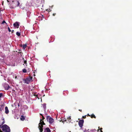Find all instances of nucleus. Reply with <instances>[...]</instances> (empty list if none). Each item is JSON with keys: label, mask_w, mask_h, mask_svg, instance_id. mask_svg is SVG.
I'll return each mask as SVG.
<instances>
[{"label": "nucleus", "mask_w": 132, "mask_h": 132, "mask_svg": "<svg viewBox=\"0 0 132 132\" xmlns=\"http://www.w3.org/2000/svg\"><path fill=\"white\" fill-rule=\"evenodd\" d=\"M14 2L13 1L12 2H13V3Z\"/></svg>", "instance_id": "44"}, {"label": "nucleus", "mask_w": 132, "mask_h": 132, "mask_svg": "<svg viewBox=\"0 0 132 132\" xmlns=\"http://www.w3.org/2000/svg\"><path fill=\"white\" fill-rule=\"evenodd\" d=\"M56 14V13H53V16H54Z\"/></svg>", "instance_id": "29"}, {"label": "nucleus", "mask_w": 132, "mask_h": 132, "mask_svg": "<svg viewBox=\"0 0 132 132\" xmlns=\"http://www.w3.org/2000/svg\"><path fill=\"white\" fill-rule=\"evenodd\" d=\"M64 120L65 121H66L67 120L66 119H65Z\"/></svg>", "instance_id": "40"}, {"label": "nucleus", "mask_w": 132, "mask_h": 132, "mask_svg": "<svg viewBox=\"0 0 132 132\" xmlns=\"http://www.w3.org/2000/svg\"><path fill=\"white\" fill-rule=\"evenodd\" d=\"M79 111H80V112H82V110H79Z\"/></svg>", "instance_id": "32"}, {"label": "nucleus", "mask_w": 132, "mask_h": 132, "mask_svg": "<svg viewBox=\"0 0 132 132\" xmlns=\"http://www.w3.org/2000/svg\"><path fill=\"white\" fill-rule=\"evenodd\" d=\"M5 112L6 114H8L9 113V110L7 107L6 106L5 107Z\"/></svg>", "instance_id": "10"}, {"label": "nucleus", "mask_w": 132, "mask_h": 132, "mask_svg": "<svg viewBox=\"0 0 132 132\" xmlns=\"http://www.w3.org/2000/svg\"><path fill=\"white\" fill-rule=\"evenodd\" d=\"M40 98L41 99V101H42V98H41V97H40Z\"/></svg>", "instance_id": "39"}, {"label": "nucleus", "mask_w": 132, "mask_h": 132, "mask_svg": "<svg viewBox=\"0 0 132 132\" xmlns=\"http://www.w3.org/2000/svg\"><path fill=\"white\" fill-rule=\"evenodd\" d=\"M8 30H9V31L10 32H11V31L10 29V28L9 27H8Z\"/></svg>", "instance_id": "25"}, {"label": "nucleus", "mask_w": 132, "mask_h": 132, "mask_svg": "<svg viewBox=\"0 0 132 132\" xmlns=\"http://www.w3.org/2000/svg\"><path fill=\"white\" fill-rule=\"evenodd\" d=\"M23 60H24V64H25V65L27 66V61L26 60H24V58H23Z\"/></svg>", "instance_id": "21"}, {"label": "nucleus", "mask_w": 132, "mask_h": 132, "mask_svg": "<svg viewBox=\"0 0 132 132\" xmlns=\"http://www.w3.org/2000/svg\"><path fill=\"white\" fill-rule=\"evenodd\" d=\"M13 4L12 3V5H10V7L11 8H14V7H16V5L15 6H13V4Z\"/></svg>", "instance_id": "15"}, {"label": "nucleus", "mask_w": 132, "mask_h": 132, "mask_svg": "<svg viewBox=\"0 0 132 132\" xmlns=\"http://www.w3.org/2000/svg\"><path fill=\"white\" fill-rule=\"evenodd\" d=\"M3 86L5 88V89L6 90H8L10 88V86L9 85L6 83H4L3 85Z\"/></svg>", "instance_id": "6"}, {"label": "nucleus", "mask_w": 132, "mask_h": 132, "mask_svg": "<svg viewBox=\"0 0 132 132\" xmlns=\"http://www.w3.org/2000/svg\"><path fill=\"white\" fill-rule=\"evenodd\" d=\"M20 119L21 120L23 121L25 119V118L22 115L21 116Z\"/></svg>", "instance_id": "12"}, {"label": "nucleus", "mask_w": 132, "mask_h": 132, "mask_svg": "<svg viewBox=\"0 0 132 132\" xmlns=\"http://www.w3.org/2000/svg\"><path fill=\"white\" fill-rule=\"evenodd\" d=\"M46 119L50 124L52 123L54 121V119L49 116H47Z\"/></svg>", "instance_id": "4"}, {"label": "nucleus", "mask_w": 132, "mask_h": 132, "mask_svg": "<svg viewBox=\"0 0 132 132\" xmlns=\"http://www.w3.org/2000/svg\"><path fill=\"white\" fill-rule=\"evenodd\" d=\"M7 2L8 3H9V1H8V0H7Z\"/></svg>", "instance_id": "37"}, {"label": "nucleus", "mask_w": 132, "mask_h": 132, "mask_svg": "<svg viewBox=\"0 0 132 132\" xmlns=\"http://www.w3.org/2000/svg\"><path fill=\"white\" fill-rule=\"evenodd\" d=\"M102 128H101L100 129V130L101 131V130H102Z\"/></svg>", "instance_id": "31"}, {"label": "nucleus", "mask_w": 132, "mask_h": 132, "mask_svg": "<svg viewBox=\"0 0 132 132\" xmlns=\"http://www.w3.org/2000/svg\"><path fill=\"white\" fill-rule=\"evenodd\" d=\"M46 11H47L48 12H50L51 11L50 10V9H47V10H46Z\"/></svg>", "instance_id": "28"}, {"label": "nucleus", "mask_w": 132, "mask_h": 132, "mask_svg": "<svg viewBox=\"0 0 132 132\" xmlns=\"http://www.w3.org/2000/svg\"><path fill=\"white\" fill-rule=\"evenodd\" d=\"M19 51H20V50H19Z\"/></svg>", "instance_id": "45"}, {"label": "nucleus", "mask_w": 132, "mask_h": 132, "mask_svg": "<svg viewBox=\"0 0 132 132\" xmlns=\"http://www.w3.org/2000/svg\"><path fill=\"white\" fill-rule=\"evenodd\" d=\"M2 131L4 132H10V129L9 127L7 125L5 124L3 126H1L0 127Z\"/></svg>", "instance_id": "1"}, {"label": "nucleus", "mask_w": 132, "mask_h": 132, "mask_svg": "<svg viewBox=\"0 0 132 132\" xmlns=\"http://www.w3.org/2000/svg\"><path fill=\"white\" fill-rule=\"evenodd\" d=\"M19 23L18 22H16L15 23H14L13 24L14 27L18 28L19 26Z\"/></svg>", "instance_id": "8"}, {"label": "nucleus", "mask_w": 132, "mask_h": 132, "mask_svg": "<svg viewBox=\"0 0 132 132\" xmlns=\"http://www.w3.org/2000/svg\"><path fill=\"white\" fill-rule=\"evenodd\" d=\"M0 132H3V131L0 129Z\"/></svg>", "instance_id": "33"}, {"label": "nucleus", "mask_w": 132, "mask_h": 132, "mask_svg": "<svg viewBox=\"0 0 132 132\" xmlns=\"http://www.w3.org/2000/svg\"><path fill=\"white\" fill-rule=\"evenodd\" d=\"M42 120H44V119H45V118L43 116H42Z\"/></svg>", "instance_id": "26"}, {"label": "nucleus", "mask_w": 132, "mask_h": 132, "mask_svg": "<svg viewBox=\"0 0 132 132\" xmlns=\"http://www.w3.org/2000/svg\"><path fill=\"white\" fill-rule=\"evenodd\" d=\"M32 77H31L30 76H29L28 77L26 78L25 79L23 80L25 83L28 84L30 82L32 81Z\"/></svg>", "instance_id": "3"}, {"label": "nucleus", "mask_w": 132, "mask_h": 132, "mask_svg": "<svg viewBox=\"0 0 132 132\" xmlns=\"http://www.w3.org/2000/svg\"><path fill=\"white\" fill-rule=\"evenodd\" d=\"M30 93V95L31 96H32V94H33V92L32 91V89H31L30 91L29 92Z\"/></svg>", "instance_id": "13"}, {"label": "nucleus", "mask_w": 132, "mask_h": 132, "mask_svg": "<svg viewBox=\"0 0 132 132\" xmlns=\"http://www.w3.org/2000/svg\"><path fill=\"white\" fill-rule=\"evenodd\" d=\"M4 23H5L6 24H7L5 22V21L4 20L2 22V24H3Z\"/></svg>", "instance_id": "23"}, {"label": "nucleus", "mask_w": 132, "mask_h": 132, "mask_svg": "<svg viewBox=\"0 0 132 132\" xmlns=\"http://www.w3.org/2000/svg\"><path fill=\"white\" fill-rule=\"evenodd\" d=\"M2 96H3L2 94V93H0V97L1 98Z\"/></svg>", "instance_id": "24"}, {"label": "nucleus", "mask_w": 132, "mask_h": 132, "mask_svg": "<svg viewBox=\"0 0 132 132\" xmlns=\"http://www.w3.org/2000/svg\"><path fill=\"white\" fill-rule=\"evenodd\" d=\"M84 121L83 119L80 120L78 123L79 125L80 128H82V126L83 125Z\"/></svg>", "instance_id": "5"}, {"label": "nucleus", "mask_w": 132, "mask_h": 132, "mask_svg": "<svg viewBox=\"0 0 132 132\" xmlns=\"http://www.w3.org/2000/svg\"><path fill=\"white\" fill-rule=\"evenodd\" d=\"M2 120H3V121H4V118H2Z\"/></svg>", "instance_id": "35"}, {"label": "nucleus", "mask_w": 132, "mask_h": 132, "mask_svg": "<svg viewBox=\"0 0 132 132\" xmlns=\"http://www.w3.org/2000/svg\"><path fill=\"white\" fill-rule=\"evenodd\" d=\"M101 132H103L102 130H101Z\"/></svg>", "instance_id": "41"}, {"label": "nucleus", "mask_w": 132, "mask_h": 132, "mask_svg": "<svg viewBox=\"0 0 132 132\" xmlns=\"http://www.w3.org/2000/svg\"><path fill=\"white\" fill-rule=\"evenodd\" d=\"M14 31V30H13L12 31V33H13Z\"/></svg>", "instance_id": "30"}, {"label": "nucleus", "mask_w": 132, "mask_h": 132, "mask_svg": "<svg viewBox=\"0 0 132 132\" xmlns=\"http://www.w3.org/2000/svg\"><path fill=\"white\" fill-rule=\"evenodd\" d=\"M45 124L44 123L43 121H42V119H40V122L39 124L38 128L40 132H42L43 131V125H45Z\"/></svg>", "instance_id": "2"}, {"label": "nucleus", "mask_w": 132, "mask_h": 132, "mask_svg": "<svg viewBox=\"0 0 132 132\" xmlns=\"http://www.w3.org/2000/svg\"><path fill=\"white\" fill-rule=\"evenodd\" d=\"M40 115H41V116H42H42H43V115L42 114H40Z\"/></svg>", "instance_id": "34"}, {"label": "nucleus", "mask_w": 132, "mask_h": 132, "mask_svg": "<svg viewBox=\"0 0 132 132\" xmlns=\"http://www.w3.org/2000/svg\"><path fill=\"white\" fill-rule=\"evenodd\" d=\"M15 79L16 78H17V76H16L15 77Z\"/></svg>", "instance_id": "38"}, {"label": "nucleus", "mask_w": 132, "mask_h": 132, "mask_svg": "<svg viewBox=\"0 0 132 132\" xmlns=\"http://www.w3.org/2000/svg\"><path fill=\"white\" fill-rule=\"evenodd\" d=\"M71 118H70V117H68L67 119V120L68 121V123H70V122H71V120H71Z\"/></svg>", "instance_id": "14"}, {"label": "nucleus", "mask_w": 132, "mask_h": 132, "mask_svg": "<svg viewBox=\"0 0 132 132\" xmlns=\"http://www.w3.org/2000/svg\"><path fill=\"white\" fill-rule=\"evenodd\" d=\"M22 71L24 73H26L27 72V70L26 69H23L22 70Z\"/></svg>", "instance_id": "20"}, {"label": "nucleus", "mask_w": 132, "mask_h": 132, "mask_svg": "<svg viewBox=\"0 0 132 132\" xmlns=\"http://www.w3.org/2000/svg\"><path fill=\"white\" fill-rule=\"evenodd\" d=\"M16 35L18 36H20V33L18 32H17L16 33Z\"/></svg>", "instance_id": "19"}, {"label": "nucleus", "mask_w": 132, "mask_h": 132, "mask_svg": "<svg viewBox=\"0 0 132 132\" xmlns=\"http://www.w3.org/2000/svg\"><path fill=\"white\" fill-rule=\"evenodd\" d=\"M87 115H88L89 116H90V115H89L88 114H87Z\"/></svg>", "instance_id": "36"}, {"label": "nucleus", "mask_w": 132, "mask_h": 132, "mask_svg": "<svg viewBox=\"0 0 132 132\" xmlns=\"http://www.w3.org/2000/svg\"><path fill=\"white\" fill-rule=\"evenodd\" d=\"M21 46H22V45Z\"/></svg>", "instance_id": "43"}, {"label": "nucleus", "mask_w": 132, "mask_h": 132, "mask_svg": "<svg viewBox=\"0 0 132 132\" xmlns=\"http://www.w3.org/2000/svg\"><path fill=\"white\" fill-rule=\"evenodd\" d=\"M27 46V45L26 44H24L23 45V49H25V48Z\"/></svg>", "instance_id": "16"}, {"label": "nucleus", "mask_w": 132, "mask_h": 132, "mask_svg": "<svg viewBox=\"0 0 132 132\" xmlns=\"http://www.w3.org/2000/svg\"><path fill=\"white\" fill-rule=\"evenodd\" d=\"M82 118H83L85 119L86 118V116H83L82 117Z\"/></svg>", "instance_id": "27"}, {"label": "nucleus", "mask_w": 132, "mask_h": 132, "mask_svg": "<svg viewBox=\"0 0 132 132\" xmlns=\"http://www.w3.org/2000/svg\"><path fill=\"white\" fill-rule=\"evenodd\" d=\"M46 104L45 103H44L42 105L43 107V108L44 110H45L46 109Z\"/></svg>", "instance_id": "11"}, {"label": "nucleus", "mask_w": 132, "mask_h": 132, "mask_svg": "<svg viewBox=\"0 0 132 132\" xmlns=\"http://www.w3.org/2000/svg\"><path fill=\"white\" fill-rule=\"evenodd\" d=\"M34 96H35V98H37L38 99H39L40 97V95L39 94H37V93L34 92Z\"/></svg>", "instance_id": "7"}, {"label": "nucleus", "mask_w": 132, "mask_h": 132, "mask_svg": "<svg viewBox=\"0 0 132 132\" xmlns=\"http://www.w3.org/2000/svg\"><path fill=\"white\" fill-rule=\"evenodd\" d=\"M91 117L92 118H93V117L94 118H96V116L94 114H92L91 115Z\"/></svg>", "instance_id": "18"}, {"label": "nucleus", "mask_w": 132, "mask_h": 132, "mask_svg": "<svg viewBox=\"0 0 132 132\" xmlns=\"http://www.w3.org/2000/svg\"><path fill=\"white\" fill-rule=\"evenodd\" d=\"M35 75L34 74V76H35Z\"/></svg>", "instance_id": "42"}, {"label": "nucleus", "mask_w": 132, "mask_h": 132, "mask_svg": "<svg viewBox=\"0 0 132 132\" xmlns=\"http://www.w3.org/2000/svg\"><path fill=\"white\" fill-rule=\"evenodd\" d=\"M1 108H0V111H2L3 109V108L4 107V106L3 105H1Z\"/></svg>", "instance_id": "17"}, {"label": "nucleus", "mask_w": 132, "mask_h": 132, "mask_svg": "<svg viewBox=\"0 0 132 132\" xmlns=\"http://www.w3.org/2000/svg\"><path fill=\"white\" fill-rule=\"evenodd\" d=\"M15 2V3H16V4L18 3V6H18L20 4V3H19V2L18 1H17V2Z\"/></svg>", "instance_id": "22"}, {"label": "nucleus", "mask_w": 132, "mask_h": 132, "mask_svg": "<svg viewBox=\"0 0 132 132\" xmlns=\"http://www.w3.org/2000/svg\"><path fill=\"white\" fill-rule=\"evenodd\" d=\"M44 132H51V130L49 128L47 127L44 129Z\"/></svg>", "instance_id": "9"}]
</instances>
